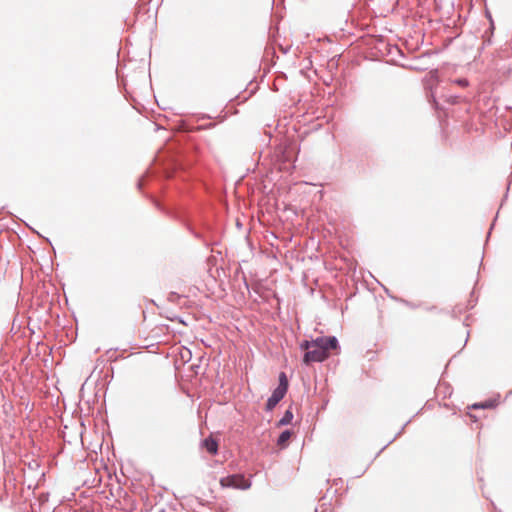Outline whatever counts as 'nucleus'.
Returning <instances> with one entry per match:
<instances>
[{"label":"nucleus","mask_w":512,"mask_h":512,"mask_svg":"<svg viewBox=\"0 0 512 512\" xmlns=\"http://www.w3.org/2000/svg\"><path fill=\"white\" fill-rule=\"evenodd\" d=\"M337 339L335 337H319L313 341H303L300 348L306 353L303 358L305 364L312 362H322L328 355L329 350L337 348Z\"/></svg>","instance_id":"1"},{"label":"nucleus","mask_w":512,"mask_h":512,"mask_svg":"<svg viewBox=\"0 0 512 512\" xmlns=\"http://www.w3.org/2000/svg\"><path fill=\"white\" fill-rule=\"evenodd\" d=\"M220 485L224 488L232 487V488H238V489H247L250 486V484L244 478V476L239 475V474L230 475V476L221 478Z\"/></svg>","instance_id":"2"},{"label":"nucleus","mask_w":512,"mask_h":512,"mask_svg":"<svg viewBox=\"0 0 512 512\" xmlns=\"http://www.w3.org/2000/svg\"><path fill=\"white\" fill-rule=\"evenodd\" d=\"M285 394H286L285 391H283L282 389L276 388L273 391L272 395L267 400V404H266L267 410H272L282 400V398L285 396Z\"/></svg>","instance_id":"3"},{"label":"nucleus","mask_w":512,"mask_h":512,"mask_svg":"<svg viewBox=\"0 0 512 512\" xmlns=\"http://www.w3.org/2000/svg\"><path fill=\"white\" fill-rule=\"evenodd\" d=\"M202 448L211 455H216L218 452L219 443L212 435L204 439L201 443Z\"/></svg>","instance_id":"4"},{"label":"nucleus","mask_w":512,"mask_h":512,"mask_svg":"<svg viewBox=\"0 0 512 512\" xmlns=\"http://www.w3.org/2000/svg\"><path fill=\"white\" fill-rule=\"evenodd\" d=\"M291 435H292V433H291L289 430H285V431H283V432L280 434V436H279V438H278V440H277V445H278L280 448H284V447H286V445H287L288 441H289V440H290V438H291Z\"/></svg>","instance_id":"5"},{"label":"nucleus","mask_w":512,"mask_h":512,"mask_svg":"<svg viewBox=\"0 0 512 512\" xmlns=\"http://www.w3.org/2000/svg\"><path fill=\"white\" fill-rule=\"evenodd\" d=\"M278 389H282L283 391L287 392L288 389V379L286 377V374L284 372H281L279 375V385L277 387Z\"/></svg>","instance_id":"6"},{"label":"nucleus","mask_w":512,"mask_h":512,"mask_svg":"<svg viewBox=\"0 0 512 512\" xmlns=\"http://www.w3.org/2000/svg\"><path fill=\"white\" fill-rule=\"evenodd\" d=\"M293 419V413L290 410H287L282 417V419L279 421V425H286L289 424Z\"/></svg>","instance_id":"7"},{"label":"nucleus","mask_w":512,"mask_h":512,"mask_svg":"<svg viewBox=\"0 0 512 512\" xmlns=\"http://www.w3.org/2000/svg\"><path fill=\"white\" fill-rule=\"evenodd\" d=\"M456 83L462 87H466L468 85V82L466 79H459L456 81Z\"/></svg>","instance_id":"8"}]
</instances>
